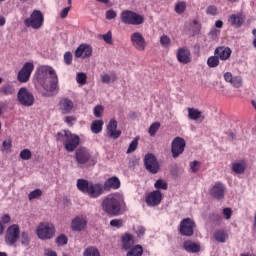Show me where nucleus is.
<instances>
[{"label":"nucleus","instance_id":"56","mask_svg":"<svg viewBox=\"0 0 256 256\" xmlns=\"http://www.w3.org/2000/svg\"><path fill=\"white\" fill-rule=\"evenodd\" d=\"M2 147L4 149V151H10L11 150V147H12V143H11V140H5L2 144Z\"/></svg>","mask_w":256,"mask_h":256},{"label":"nucleus","instance_id":"12","mask_svg":"<svg viewBox=\"0 0 256 256\" xmlns=\"http://www.w3.org/2000/svg\"><path fill=\"white\" fill-rule=\"evenodd\" d=\"M185 147H187V142H185L184 138H174L171 144L172 157L174 159H177V157H179V155H182V153L185 151Z\"/></svg>","mask_w":256,"mask_h":256},{"label":"nucleus","instance_id":"17","mask_svg":"<svg viewBox=\"0 0 256 256\" xmlns=\"http://www.w3.org/2000/svg\"><path fill=\"white\" fill-rule=\"evenodd\" d=\"M176 58L178 63H182V65H189L191 63V50L187 47H180L176 52Z\"/></svg>","mask_w":256,"mask_h":256},{"label":"nucleus","instance_id":"5","mask_svg":"<svg viewBox=\"0 0 256 256\" xmlns=\"http://www.w3.org/2000/svg\"><path fill=\"white\" fill-rule=\"evenodd\" d=\"M120 19L124 25H143L145 23V17L131 10H124Z\"/></svg>","mask_w":256,"mask_h":256},{"label":"nucleus","instance_id":"40","mask_svg":"<svg viewBox=\"0 0 256 256\" xmlns=\"http://www.w3.org/2000/svg\"><path fill=\"white\" fill-rule=\"evenodd\" d=\"M20 239H21V244L24 245V247H29V243H31V239L29 238L28 232H22Z\"/></svg>","mask_w":256,"mask_h":256},{"label":"nucleus","instance_id":"39","mask_svg":"<svg viewBox=\"0 0 256 256\" xmlns=\"http://www.w3.org/2000/svg\"><path fill=\"white\" fill-rule=\"evenodd\" d=\"M185 9H187V4H185V2L181 1L178 2L175 5V12L178 13V15H182V13H185Z\"/></svg>","mask_w":256,"mask_h":256},{"label":"nucleus","instance_id":"49","mask_svg":"<svg viewBox=\"0 0 256 256\" xmlns=\"http://www.w3.org/2000/svg\"><path fill=\"white\" fill-rule=\"evenodd\" d=\"M64 63L65 65H71L73 63V54L71 52H65Z\"/></svg>","mask_w":256,"mask_h":256},{"label":"nucleus","instance_id":"33","mask_svg":"<svg viewBox=\"0 0 256 256\" xmlns=\"http://www.w3.org/2000/svg\"><path fill=\"white\" fill-rule=\"evenodd\" d=\"M103 125H105V122H103V120H94L91 123L92 133H95V135L101 133V131H103Z\"/></svg>","mask_w":256,"mask_h":256},{"label":"nucleus","instance_id":"6","mask_svg":"<svg viewBox=\"0 0 256 256\" xmlns=\"http://www.w3.org/2000/svg\"><path fill=\"white\" fill-rule=\"evenodd\" d=\"M37 236L42 241H47L55 237V225L49 222L40 223L36 229Z\"/></svg>","mask_w":256,"mask_h":256},{"label":"nucleus","instance_id":"53","mask_svg":"<svg viewBox=\"0 0 256 256\" xmlns=\"http://www.w3.org/2000/svg\"><path fill=\"white\" fill-rule=\"evenodd\" d=\"M93 113H94L95 117H97V118L101 117V115H103V106H101V105L95 106Z\"/></svg>","mask_w":256,"mask_h":256},{"label":"nucleus","instance_id":"63","mask_svg":"<svg viewBox=\"0 0 256 256\" xmlns=\"http://www.w3.org/2000/svg\"><path fill=\"white\" fill-rule=\"evenodd\" d=\"M215 27H217V29H221L223 27V21L221 20L216 21Z\"/></svg>","mask_w":256,"mask_h":256},{"label":"nucleus","instance_id":"26","mask_svg":"<svg viewBox=\"0 0 256 256\" xmlns=\"http://www.w3.org/2000/svg\"><path fill=\"white\" fill-rule=\"evenodd\" d=\"M231 48L229 47H218L214 51V55H217L220 61H227L231 57Z\"/></svg>","mask_w":256,"mask_h":256},{"label":"nucleus","instance_id":"48","mask_svg":"<svg viewBox=\"0 0 256 256\" xmlns=\"http://www.w3.org/2000/svg\"><path fill=\"white\" fill-rule=\"evenodd\" d=\"M102 39L108 45H113V34H111V31H108L106 34L102 35Z\"/></svg>","mask_w":256,"mask_h":256},{"label":"nucleus","instance_id":"36","mask_svg":"<svg viewBox=\"0 0 256 256\" xmlns=\"http://www.w3.org/2000/svg\"><path fill=\"white\" fill-rule=\"evenodd\" d=\"M207 65L210 68H215V67H219V58L217 55L214 56H210L207 60Z\"/></svg>","mask_w":256,"mask_h":256},{"label":"nucleus","instance_id":"64","mask_svg":"<svg viewBox=\"0 0 256 256\" xmlns=\"http://www.w3.org/2000/svg\"><path fill=\"white\" fill-rule=\"evenodd\" d=\"M5 23H6L5 17H0V27H3Z\"/></svg>","mask_w":256,"mask_h":256},{"label":"nucleus","instance_id":"22","mask_svg":"<svg viewBox=\"0 0 256 256\" xmlns=\"http://www.w3.org/2000/svg\"><path fill=\"white\" fill-rule=\"evenodd\" d=\"M228 23H230L232 27L239 29L240 27H243V23H245V16L242 12L231 14L228 18Z\"/></svg>","mask_w":256,"mask_h":256},{"label":"nucleus","instance_id":"45","mask_svg":"<svg viewBox=\"0 0 256 256\" xmlns=\"http://www.w3.org/2000/svg\"><path fill=\"white\" fill-rule=\"evenodd\" d=\"M68 241L69 239H67V236H65L64 234H61L56 238V244L58 245V247H63V245H67Z\"/></svg>","mask_w":256,"mask_h":256},{"label":"nucleus","instance_id":"46","mask_svg":"<svg viewBox=\"0 0 256 256\" xmlns=\"http://www.w3.org/2000/svg\"><path fill=\"white\" fill-rule=\"evenodd\" d=\"M20 157L23 159V161H29V159L33 157V154L31 153V150L24 149L20 152Z\"/></svg>","mask_w":256,"mask_h":256},{"label":"nucleus","instance_id":"23","mask_svg":"<svg viewBox=\"0 0 256 256\" xmlns=\"http://www.w3.org/2000/svg\"><path fill=\"white\" fill-rule=\"evenodd\" d=\"M87 227V220L83 217H75L71 222L72 231H83Z\"/></svg>","mask_w":256,"mask_h":256},{"label":"nucleus","instance_id":"30","mask_svg":"<svg viewBox=\"0 0 256 256\" xmlns=\"http://www.w3.org/2000/svg\"><path fill=\"white\" fill-rule=\"evenodd\" d=\"M15 91V85L12 83H7L0 87V95H4L5 97H11L15 95Z\"/></svg>","mask_w":256,"mask_h":256},{"label":"nucleus","instance_id":"44","mask_svg":"<svg viewBox=\"0 0 256 256\" xmlns=\"http://www.w3.org/2000/svg\"><path fill=\"white\" fill-rule=\"evenodd\" d=\"M76 81L79 83V85H85V83H87V74L83 72L77 73Z\"/></svg>","mask_w":256,"mask_h":256},{"label":"nucleus","instance_id":"3","mask_svg":"<svg viewBox=\"0 0 256 256\" xmlns=\"http://www.w3.org/2000/svg\"><path fill=\"white\" fill-rule=\"evenodd\" d=\"M56 141L62 143L68 153H73L79 147L81 138L69 130H63L56 134Z\"/></svg>","mask_w":256,"mask_h":256},{"label":"nucleus","instance_id":"58","mask_svg":"<svg viewBox=\"0 0 256 256\" xmlns=\"http://www.w3.org/2000/svg\"><path fill=\"white\" fill-rule=\"evenodd\" d=\"M11 222V216H9L8 214H4L1 216V223H4V225H6L7 223Z\"/></svg>","mask_w":256,"mask_h":256},{"label":"nucleus","instance_id":"24","mask_svg":"<svg viewBox=\"0 0 256 256\" xmlns=\"http://www.w3.org/2000/svg\"><path fill=\"white\" fill-rule=\"evenodd\" d=\"M183 249L187 253H199L201 251V244L191 240H186L183 242Z\"/></svg>","mask_w":256,"mask_h":256},{"label":"nucleus","instance_id":"51","mask_svg":"<svg viewBox=\"0 0 256 256\" xmlns=\"http://www.w3.org/2000/svg\"><path fill=\"white\" fill-rule=\"evenodd\" d=\"M206 14L207 15H212V16L217 15V6H215V5L208 6L206 8Z\"/></svg>","mask_w":256,"mask_h":256},{"label":"nucleus","instance_id":"21","mask_svg":"<svg viewBox=\"0 0 256 256\" xmlns=\"http://www.w3.org/2000/svg\"><path fill=\"white\" fill-rule=\"evenodd\" d=\"M210 195L214 199H223L225 197V185L221 182H216L210 189Z\"/></svg>","mask_w":256,"mask_h":256},{"label":"nucleus","instance_id":"47","mask_svg":"<svg viewBox=\"0 0 256 256\" xmlns=\"http://www.w3.org/2000/svg\"><path fill=\"white\" fill-rule=\"evenodd\" d=\"M43 195V192L41 189H35L34 191L30 192L28 195L29 201H33V199H38V197H41Z\"/></svg>","mask_w":256,"mask_h":256},{"label":"nucleus","instance_id":"9","mask_svg":"<svg viewBox=\"0 0 256 256\" xmlns=\"http://www.w3.org/2000/svg\"><path fill=\"white\" fill-rule=\"evenodd\" d=\"M19 237H21V230L19 229V225L13 224L9 226L5 235L6 245L13 247V245L19 241Z\"/></svg>","mask_w":256,"mask_h":256},{"label":"nucleus","instance_id":"4","mask_svg":"<svg viewBox=\"0 0 256 256\" xmlns=\"http://www.w3.org/2000/svg\"><path fill=\"white\" fill-rule=\"evenodd\" d=\"M102 209L107 215L116 217L121 213V200L116 195H109L103 200Z\"/></svg>","mask_w":256,"mask_h":256},{"label":"nucleus","instance_id":"60","mask_svg":"<svg viewBox=\"0 0 256 256\" xmlns=\"http://www.w3.org/2000/svg\"><path fill=\"white\" fill-rule=\"evenodd\" d=\"M77 119L74 116H66L64 118L65 123H67V125H73V121H76Z\"/></svg>","mask_w":256,"mask_h":256},{"label":"nucleus","instance_id":"54","mask_svg":"<svg viewBox=\"0 0 256 256\" xmlns=\"http://www.w3.org/2000/svg\"><path fill=\"white\" fill-rule=\"evenodd\" d=\"M116 18H117V12H115V10L110 9L106 11V19L111 21V19H116Z\"/></svg>","mask_w":256,"mask_h":256},{"label":"nucleus","instance_id":"28","mask_svg":"<svg viewBox=\"0 0 256 256\" xmlns=\"http://www.w3.org/2000/svg\"><path fill=\"white\" fill-rule=\"evenodd\" d=\"M133 245H135V238L133 237V234L126 233L122 236V248L124 251H129Z\"/></svg>","mask_w":256,"mask_h":256},{"label":"nucleus","instance_id":"16","mask_svg":"<svg viewBox=\"0 0 256 256\" xmlns=\"http://www.w3.org/2000/svg\"><path fill=\"white\" fill-rule=\"evenodd\" d=\"M162 199L163 194L161 191L154 190L146 196L145 203L148 205V207H157V205L161 204Z\"/></svg>","mask_w":256,"mask_h":256},{"label":"nucleus","instance_id":"15","mask_svg":"<svg viewBox=\"0 0 256 256\" xmlns=\"http://www.w3.org/2000/svg\"><path fill=\"white\" fill-rule=\"evenodd\" d=\"M130 41L134 49H136L137 51H145V48L147 47V42L145 41L143 34H141L140 32H134L130 36Z\"/></svg>","mask_w":256,"mask_h":256},{"label":"nucleus","instance_id":"8","mask_svg":"<svg viewBox=\"0 0 256 256\" xmlns=\"http://www.w3.org/2000/svg\"><path fill=\"white\" fill-rule=\"evenodd\" d=\"M43 21H45L43 13L40 10H34L30 17L24 20V25L32 27V29H41Z\"/></svg>","mask_w":256,"mask_h":256},{"label":"nucleus","instance_id":"57","mask_svg":"<svg viewBox=\"0 0 256 256\" xmlns=\"http://www.w3.org/2000/svg\"><path fill=\"white\" fill-rule=\"evenodd\" d=\"M101 81H102V83L109 84V83H111V76H109V74H102Z\"/></svg>","mask_w":256,"mask_h":256},{"label":"nucleus","instance_id":"25","mask_svg":"<svg viewBox=\"0 0 256 256\" xmlns=\"http://www.w3.org/2000/svg\"><path fill=\"white\" fill-rule=\"evenodd\" d=\"M104 191H111V189H119V187H121V181L119 180V178L113 176L111 178H108L104 184Z\"/></svg>","mask_w":256,"mask_h":256},{"label":"nucleus","instance_id":"38","mask_svg":"<svg viewBox=\"0 0 256 256\" xmlns=\"http://www.w3.org/2000/svg\"><path fill=\"white\" fill-rule=\"evenodd\" d=\"M137 147H139V137H136L130 144L127 149V153H134V151H137Z\"/></svg>","mask_w":256,"mask_h":256},{"label":"nucleus","instance_id":"7","mask_svg":"<svg viewBox=\"0 0 256 256\" xmlns=\"http://www.w3.org/2000/svg\"><path fill=\"white\" fill-rule=\"evenodd\" d=\"M17 101L23 107H33L35 105V96L29 89L21 87L17 92Z\"/></svg>","mask_w":256,"mask_h":256},{"label":"nucleus","instance_id":"61","mask_svg":"<svg viewBox=\"0 0 256 256\" xmlns=\"http://www.w3.org/2000/svg\"><path fill=\"white\" fill-rule=\"evenodd\" d=\"M138 236L143 237L145 235V227L139 226L136 230Z\"/></svg>","mask_w":256,"mask_h":256},{"label":"nucleus","instance_id":"10","mask_svg":"<svg viewBox=\"0 0 256 256\" xmlns=\"http://www.w3.org/2000/svg\"><path fill=\"white\" fill-rule=\"evenodd\" d=\"M197 224L191 218H184L180 222L179 233L184 237H193Z\"/></svg>","mask_w":256,"mask_h":256},{"label":"nucleus","instance_id":"19","mask_svg":"<svg viewBox=\"0 0 256 256\" xmlns=\"http://www.w3.org/2000/svg\"><path fill=\"white\" fill-rule=\"evenodd\" d=\"M73 107H75V104L71 99L67 97H62L59 99L58 109L62 115H69V113L73 111Z\"/></svg>","mask_w":256,"mask_h":256},{"label":"nucleus","instance_id":"41","mask_svg":"<svg viewBox=\"0 0 256 256\" xmlns=\"http://www.w3.org/2000/svg\"><path fill=\"white\" fill-rule=\"evenodd\" d=\"M189 166H190V171L192 173H199V170L201 169V162L195 160L190 162Z\"/></svg>","mask_w":256,"mask_h":256},{"label":"nucleus","instance_id":"34","mask_svg":"<svg viewBox=\"0 0 256 256\" xmlns=\"http://www.w3.org/2000/svg\"><path fill=\"white\" fill-rule=\"evenodd\" d=\"M160 127H161V123H159V122L152 123L149 127V130H148V133H149L150 137H155V135L159 131Z\"/></svg>","mask_w":256,"mask_h":256},{"label":"nucleus","instance_id":"11","mask_svg":"<svg viewBox=\"0 0 256 256\" xmlns=\"http://www.w3.org/2000/svg\"><path fill=\"white\" fill-rule=\"evenodd\" d=\"M35 70V65L33 62H26L23 67L18 71L17 81L19 83H29L31 79V73Z\"/></svg>","mask_w":256,"mask_h":256},{"label":"nucleus","instance_id":"14","mask_svg":"<svg viewBox=\"0 0 256 256\" xmlns=\"http://www.w3.org/2000/svg\"><path fill=\"white\" fill-rule=\"evenodd\" d=\"M75 159L78 165H86L91 161V151L85 147H79L75 151Z\"/></svg>","mask_w":256,"mask_h":256},{"label":"nucleus","instance_id":"18","mask_svg":"<svg viewBox=\"0 0 256 256\" xmlns=\"http://www.w3.org/2000/svg\"><path fill=\"white\" fill-rule=\"evenodd\" d=\"M76 59H89L93 55V47L89 44H80L75 50Z\"/></svg>","mask_w":256,"mask_h":256},{"label":"nucleus","instance_id":"37","mask_svg":"<svg viewBox=\"0 0 256 256\" xmlns=\"http://www.w3.org/2000/svg\"><path fill=\"white\" fill-rule=\"evenodd\" d=\"M160 44L164 49H168V47H171V38L167 35H162L160 37Z\"/></svg>","mask_w":256,"mask_h":256},{"label":"nucleus","instance_id":"32","mask_svg":"<svg viewBox=\"0 0 256 256\" xmlns=\"http://www.w3.org/2000/svg\"><path fill=\"white\" fill-rule=\"evenodd\" d=\"M126 256H143V246L136 244L128 249Z\"/></svg>","mask_w":256,"mask_h":256},{"label":"nucleus","instance_id":"52","mask_svg":"<svg viewBox=\"0 0 256 256\" xmlns=\"http://www.w3.org/2000/svg\"><path fill=\"white\" fill-rule=\"evenodd\" d=\"M222 213L224 215V218L229 221V219H231L232 215H233V210L231 208H224L222 210Z\"/></svg>","mask_w":256,"mask_h":256},{"label":"nucleus","instance_id":"42","mask_svg":"<svg viewBox=\"0 0 256 256\" xmlns=\"http://www.w3.org/2000/svg\"><path fill=\"white\" fill-rule=\"evenodd\" d=\"M230 84L232 87L239 89V87L243 86V79L240 76H236L232 78V81L230 82Z\"/></svg>","mask_w":256,"mask_h":256},{"label":"nucleus","instance_id":"59","mask_svg":"<svg viewBox=\"0 0 256 256\" xmlns=\"http://www.w3.org/2000/svg\"><path fill=\"white\" fill-rule=\"evenodd\" d=\"M233 74L231 72H226L224 74V80L227 82V83H231V81H233Z\"/></svg>","mask_w":256,"mask_h":256},{"label":"nucleus","instance_id":"2","mask_svg":"<svg viewBox=\"0 0 256 256\" xmlns=\"http://www.w3.org/2000/svg\"><path fill=\"white\" fill-rule=\"evenodd\" d=\"M76 187L78 191H81V193L88 195L90 199H98V197H101V195L105 193L103 184L93 183L86 179H78Z\"/></svg>","mask_w":256,"mask_h":256},{"label":"nucleus","instance_id":"27","mask_svg":"<svg viewBox=\"0 0 256 256\" xmlns=\"http://www.w3.org/2000/svg\"><path fill=\"white\" fill-rule=\"evenodd\" d=\"M247 170V160H239L238 162L232 163V171L237 175H243Z\"/></svg>","mask_w":256,"mask_h":256},{"label":"nucleus","instance_id":"35","mask_svg":"<svg viewBox=\"0 0 256 256\" xmlns=\"http://www.w3.org/2000/svg\"><path fill=\"white\" fill-rule=\"evenodd\" d=\"M83 256H101V254L96 247L91 246L85 249Z\"/></svg>","mask_w":256,"mask_h":256},{"label":"nucleus","instance_id":"20","mask_svg":"<svg viewBox=\"0 0 256 256\" xmlns=\"http://www.w3.org/2000/svg\"><path fill=\"white\" fill-rule=\"evenodd\" d=\"M117 120L111 119L107 125V135L110 139H119L121 130H117Z\"/></svg>","mask_w":256,"mask_h":256},{"label":"nucleus","instance_id":"13","mask_svg":"<svg viewBox=\"0 0 256 256\" xmlns=\"http://www.w3.org/2000/svg\"><path fill=\"white\" fill-rule=\"evenodd\" d=\"M144 165L145 168L149 171V173H152L153 175H156V173H159V162L157 161V157L153 154H146L144 157Z\"/></svg>","mask_w":256,"mask_h":256},{"label":"nucleus","instance_id":"31","mask_svg":"<svg viewBox=\"0 0 256 256\" xmlns=\"http://www.w3.org/2000/svg\"><path fill=\"white\" fill-rule=\"evenodd\" d=\"M188 118L192 121H199L201 119L202 121L205 120V116H203V112H201L197 108H188Z\"/></svg>","mask_w":256,"mask_h":256},{"label":"nucleus","instance_id":"29","mask_svg":"<svg viewBox=\"0 0 256 256\" xmlns=\"http://www.w3.org/2000/svg\"><path fill=\"white\" fill-rule=\"evenodd\" d=\"M213 237L217 243H226L229 239V232L225 229H219L214 232Z\"/></svg>","mask_w":256,"mask_h":256},{"label":"nucleus","instance_id":"62","mask_svg":"<svg viewBox=\"0 0 256 256\" xmlns=\"http://www.w3.org/2000/svg\"><path fill=\"white\" fill-rule=\"evenodd\" d=\"M44 256H57V252H55L51 249H46L44 252Z\"/></svg>","mask_w":256,"mask_h":256},{"label":"nucleus","instance_id":"50","mask_svg":"<svg viewBox=\"0 0 256 256\" xmlns=\"http://www.w3.org/2000/svg\"><path fill=\"white\" fill-rule=\"evenodd\" d=\"M111 227H116V229H121L123 227V220L121 219H113L110 221Z\"/></svg>","mask_w":256,"mask_h":256},{"label":"nucleus","instance_id":"43","mask_svg":"<svg viewBox=\"0 0 256 256\" xmlns=\"http://www.w3.org/2000/svg\"><path fill=\"white\" fill-rule=\"evenodd\" d=\"M155 189H162L163 191H167L168 185L167 182L163 179H159L154 184Z\"/></svg>","mask_w":256,"mask_h":256},{"label":"nucleus","instance_id":"55","mask_svg":"<svg viewBox=\"0 0 256 256\" xmlns=\"http://www.w3.org/2000/svg\"><path fill=\"white\" fill-rule=\"evenodd\" d=\"M69 11H71V6H68L62 9V11L60 12L61 19L67 18V15H69Z\"/></svg>","mask_w":256,"mask_h":256},{"label":"nucleus","instance_id":"1","mask_svg":"<svg viewBox=\"0 0 256 256\" xmlns=\"http://www.w3.org/2000/svg\"><path fill=\"white\" fill-rule=\"evenodd\" d=\"M38 79L43 89H45V91H49V93H53L59 89V78L57 77L55 70L51 67L43 66L40 68Z\"/></svg>","mask_w":256,"mask_h":256}]
</instances>
